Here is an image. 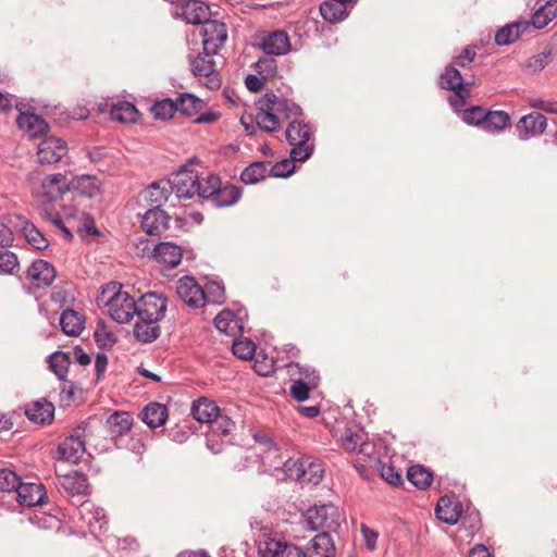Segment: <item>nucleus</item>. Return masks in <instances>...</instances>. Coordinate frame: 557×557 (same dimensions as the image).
<instances>
[{"label": "nucleus", "mask_w": 557, "mask_h": 557, "mask_svg": "<svg viewBox=\"0 0 557 557\" xmlns=\"http://www.w3.org/2000/svg\"><path fill=\"white\" fill-rule=\"evenodd\" d=\"M319 9L323 20L332 24L342 22L348 16L346 4L336 0H325Z\"/></svg>", "instance_id": "obj_38"}, {"label": "nucleus", "mask_w": 557, "mask_h": 557, "mask_svg": "<svg viewBox=\"0 0 557 557\" xmlns=\"http://www.w3.org/2000/svg\"><path fill=\"white\" fill-rule=\"evenodd\" d=\"M267 101L270 102L272 108L270 110L276 111L278 117L283 119H295L302 115L301 108L295 103L293 100L278 97L274 92H267L265 94Z\"/></svg>", "instance_id": "obj_26"}, {"label": "nucleus", "mask_w": 557, "mask_h": 557, "mask_svg": "<svg viewBox=\"0 0 557 557\" xmlns=\"http://www.w3.org/2000/svg\"><path fill=\"white\" fill-rule=\"evenodd\" d=\"M335 552V546L331 534L323 531L317 534L308 547L307 557H331Z\"/></svg>", "instance_id": "obj_31"}, {"label": "nucleus", "mask_w": 557, "mask_h": 557, "mask_svg": "<svg viewBox=\"0 0 557 557\" xmlns=\"http://www.w3.org/2000/svg\"><path fill=\"white\" fill-rule=\"evenodd\" d=\"M40 214L44 219L51 222L59 230H62L65 226L64 221L62 220V218L55 207L49 208V207L45 206L41 208Z\"/></svg>", "instance_id": "obj_63"}, {"label": "nucleus", "mask_w": 557, "mask_h": 557, "mask_svg": "<svg viewBox=\"0 0 557 557\" xmlns=\"http://www.w3.org/2000/svg\"><path fill=\"white\" fill-rule=\"evenodd\" d=\"M312 128L308 123L302 121H292L285 129V137L287 143L293 146L289 156L294 161L308 160L314 149L313 143H310L312 137Z\"/></svg>", "instance_id": "obj_4"}, {"label": "nucleus", "mask_w": 557, "mask_h": 557, "mask_svg": "<svg viewBox=\"0 0 557 557\" xmlns=\"http://www.w3.org/2000/svg\"><path fill=\"white\" fill-rule=\"evenodd\" d=\"M436 517L447 523L455 524L460 518L461 511L458 509V505L454 504L449 498L442 497L435 508Z\"/></svg>", "instance_id": "obj_42"}, {"label": "nucleus", "mask_w": 557, "mask_h": 557, "mask_svg": "<svg viewBox=\"0 0 557 557\" xmlns=\"http://www.w3.org/2000/svg\"><path fill=\"white\" fill-rule=\"evenodd\" d=\"M255 71L261 78L269 79L273 78L277 74V63L273 55L261 57L255 63Z\"/></svg>", "instance_id": "obj_52"}, {"label": "nucleus", "mask_w": 557, "mask_h": 557, "mask_svg": "<svg viewBox=\"0 0 557 557\" xmlns=\"http://www.w3.org/2000/svg\"><path fill=\"white\" fill-rule=\"evenodd\" d=\"M243 196L240 186L223 183L220 176L209 174L205 178L201 199L210 202L214 208H225L237 203Z\"/></svg>", "instance_id": "obj_3"}, {"label": "nucleus", "mask_w": 557, "mask_h": 557, "mask_svg": "<svg viewBox=\"0 0 557 557\" xmlns=\"http://www.w3.org/2000/svg\"><path fill=\"white\" fill-rule=\"evenodd\" d=\"M53 265L42 259L35 260L27 269V278L37 288L48 287L55 278Z\"/></svg>", "instance_id": "obj_16"}, {"label": "nucleus", "mask_w": 557, "mask_h": 557, "mask_svg": "<svg viewBox=\"0 0 557 557\" xmlns=\"http://www.w3.org/2000/svg\"><path fill=\"white\" fill-rule=\"evenodd\" d=\"M85 325V317L76 310L65 309L60 317V326L67 336H78Z\"/></svg>", "instance_id": "obj_33"}, {"label": "nucleus", "mask_w": 557, "mask_h": 557, "mask_svg": "<svg viewBox=\"0 0 557 557\" xmlns=\"http://www.w3.org/2000/svg\"><path fill=\"white\" fill-rule=\"evenodd\" d=\"M57 486L67 496H85L88 494L87 476L78 471H72L59 476Z\"/></svg>", "instance_id": "obj_17"}, {"label": "nucleus", "mask_w": 557, "mask_h": 557, "mask_svg": "<svg viewBox=\"0 0 557 557\" xmlns=\"http://www.w3.org/2000/svg\"><path fill=\"white\" fill-rule=\"evenodd\" d=\"M21 482V478L14 471L9 469H0L1 492H16Z\"/></svg>", "instance_id": "obj_59"}, {"label": "nucleus", "mask_w": 557, "mask_h": 557, "mask_svg": "<svg viewBox=\"0 0 557 557\" xmlns=\"http://www.w3.org/2000/svg\"><path fill=\"white\" fill-rule=\"evenodd\" d=\"M233 354L243 360H249L256 352V345L251 339H234L232 345Z\"/></svg>", "instance_id": "obj_56"}, {"label": "nucleus", "mask_w": 557, "mask_h": 557, "mask_svg": "<svg viewBox=\"0 0 557 557\" xmlns=\"http://www.w3.org/2000/svg\"><path fill=\"white\" fill-rule=\"evenodd\" d=\"M482 129L487 133H500L511 125L510 115L503 110H487Z\"/></svg>", "instance_id": "obj_36"}, {"label": "nucleus", "mask_w": 557, "mask_h": 557, "mask_svg": "<svg viewBox=\"0 0 557 557\" xmlns=\"http://www.w3.org/2000/svg\"><path fill=\"white\" fill-rule=\"evenodd\" d=\"M88 425L82 423L75 428L70 436L58 445V455L61 460L77 463L86 451V436Z\"/></svg>", "instance_id": "obj_8"}, {"label": "nucleus", "mask_w": 557, "mask_h": 557, "mask_svg": "<svg viewBox=\"0 0 557 557\" xmlns=\"http://www.w3.org/2000/svg\"><path fill=\"white\" fill-rule=\"evenodd\" d=\"M175 15L188 24L198 25L210 17V8L200 0H186L177 5Z\"/></svg>", "instance_id": "obj_14"}, {"label": "nucleus", "mask_w": 557, "mask_h": 557, "mask_svg": "<svg viewBox=\"0 0 557 557\" xmlns=\"http://www.w3.org/2000/svg\"><path fill=\"white\" fill-rule=\"evenodd\" d=\"M267 164L264 161H253L240 173V181L247 185H255L265 178Z\"/></svg>", "instance_id": "obj_46"}, {"label": "nucleus", "mask_w": 557, "mask_h": 557, "mask_svg": "<svg viewBox=\"0 0 557 557\" xmlns=\"http://www.w3.org/2000/svg\"><path fill=\"white\" fill-rule=\"evenodd\" d=\"M54 405L42 398L27 404L24 413L34 423L50 424L54 418Z\"/></svg>", "instance_id": "obj_21"}, {"label": "nucleus", "mask_w": 557, "mask_h": 557, "mask_svg": "<svg viewBox=\"0 0 557 557\" xmlns=\"http://www.w3.org/2000/svg\"><path fill=\"white\" fill-rule=\"evenodd\" d=\"M294 160L282 159L275 162L270 169V175L273 177H288L295 171Z\"/></svg>", "instance_id": "obj_60"}, {"label": "nucleus", "mask_w": 557, "mask_h": 557, "mask_svg": "<svg viewBox=\"0 0 557 557\" xmlns=\"http://www.w3.org/2000/svg\"><path fill=\"white\" fill-rule=\"evenodd\" d=\"M79 520L85 523L91 533L102 532L107 529L108 520L103 508L94 502L84 500L77 507Z\"/></svg>", "instance_id": "obj_11"}, {"label": "nucleus", "mask_w": 557, "mask_h": 557, "mask_svg": "<svg viewBox=\"0 0 557 557\" xmlns=\"http://www.w3.org/2000/svg\"><path fill=\"white\" fill-rule=\"evenodd\" d=\"M220 411L216 403L206 397H199L194 400L190 407L193 418L200 423L207 424H210Z\"/></svg>", "instance_id": "obj_28"}, {"label": "nucleus", "mask_w": 557, "mask_h": 557, "mask_svg": "<svg viewBox=\"0 0 557 557\" xmlns=\"http://www.w3.org/2000/svg\"><path fill=\"white\" fill-rule=\"evenodd\" d=\"M547 126V119L539 113L532 112L523 115L517 123V131L521 140L542 135Z\"/></svg>", "instance_id": "obj_15"}, {"label": "nucleus", "mask_w": 557, "mask_h": 557, "mask_svg": "<svg viewBox=\"0 0 557 557\" xmlns=\"http://www.w3.org/2000/svg\"><path fill=\"white\" fill-rule=\"evenodd\" d=\"M170 216L162 209H149L141 216V227L150 236H161L169 227Z\"/></svg>", "instance_id": "obj_18"}, {"label": "nucleus", "mask_w": 557, "mask_h": 557, "mask_svg": "<svg viewBox=\"0 0 557 557\" xmlns=\"http://www.w3.org/2000/svg\"><path fill=\"white\" fill-rule=\"evenodd\" d=\"M530 28L531 24L527 21L505 25L496 32L494 36L495 42L498 46L510 45Z\"/></svg>", "instance_id": "obj_32"}, {"label": "nucleus", "mask_w": 557, "mask_h": 557, "mask_svg": "<svg viewBox=\"0 0 557 557\" xmlns=\"http://www.w3.org/2000/svg\"><path fill=\"white\" fill-rule=\"evenodd\" d=\"M173 194L169 180H160L151 183L146 189V199L151 209H161V207L169 200Z\"/></svg>", "instance_id": "obj_27"}, {"label": "nucleus", "mask_w": 557, "mask_h": 557, "mask_svg": "<svg viewBox=\"0 0 557 557\" xmlns=\"http://www.w3.org/2000/svg\"><path fill=\"white\" fill-rule=\"evenodd\" d=\"M175 104H176V112H180L181 114L186 115V116L195 115L203 107L202 100L189 92L182 94L175 100Z\"/></svg>", "instance_id": "obj_44"}, {"label": "nucleus", "mask_w": 557, "mask_h": 557, "mask_svg": "<svg viewBox=\"0 0 557 557\" xmlns=\"http://www.w3.org/2000/svg\"><path fill=\"white\" fill-rule=\"evenodd\" d=\"M455 112L468 125L478 126L482 129L485 121L484 114H486L487 110L480 106H473L468 109L460 108V111Z\"/></svg>", "instance_id": "obj_47"}, {"label": "nucleus", "mask_w": 557, "mask_h": 557, "mask_svg": "<svg viewBox=\"0 0 557 557\" xmlns=\"http://www.w3.org/2000/svg\"><path fill=\"white\" fill-rule=\"evenodd\" d=\"M318 383L319 375L314 372H311L307 376V380L302 377L295 379L290 386V395L297 401H305L309 398L310 389L315 388Z\"/></svg>", "instance_id": "obj_37"}, {"label": "nucleus", "mask_w": 557, "mask_h": 557, "mask_svg": "<svg viewBox=\"0 0 557 557\" xmlns=\"http://www.w3.org/2000/svg\"><path fill=\"white\" fill-rule=\"evenodd\" d=\"M276 557H307V554L300 547L284 541Z\"/></svg>", "instance_id": "obj_64"}, {"label": "nucleus", "mask_w": 557, "mask_h": 557, "mask_svg": "<svg viewBox=\"0 0 557 557\" xmlns=\"http://www.w3.org/2000/svg\"><path fill=\"white\" fill-rule=\"evenodd\" d=\"M67 153L66 143L58 137L50 136L42 139L37 149L38 161L41 164L59 162Z\"/></svg>", "instance_id": "obj_13"}, {"label": "nucleus", "mask_w": 557, "mask_h": 557, "mask_svg": "<svg viewBox=\"0 0 557 557\" xmlns=\"http://www.w3.org/2000/svg\"><path fill=\"white\" fill-rule=\"evenodd\" d=\"M206 294V301L220 305L225 300L224 285L218 281H210L206 284L203 289Z\"/></svg>", "instance_id": "obj_58"}, {"label": "nucleus", "mask_w": 557, "mask_h": 557, "mask_svg": "<svg viewBox=\"0 0 557 557\" xmlns=\"http://www.w3.org/2000/svg\"><path fill=\"white\" fill-rule=\"evenodd\" d=\"M23 233L27 242L36 249L42 250L49 246L48 239L33 223L24 221Z\"/></svg>", "instance_id": "obj_48"}, {"label": "nucleus", "mask_w": 557, "mask_h": 557, "mask_svg": "<svg viewBox=\"0 0 557 557\" xmlns=\"http://www.w3.org/2000/svg\"><path fill=\"white\" fill-rule=\"evenodd\" d=\"M70 191L67 178L62 173L48 175L41 183V194L39 198V209L47 206L55 207L65 193Z\"/></svg>", "instance_id": "obj_9"}, {"label": "nucleus", "mask_w": 557, "mask_h": 557, "mask_svg": "<svg viewBox=\"0 0 557 557\" xmlns=\"http://www.w3.org/2000/svg\"><path fill=\"white\" fill-rule=\"evenodd\" d=\"M259 46L268 55H283L290 51L289 38L285 30L268 33Z\"/></svg>", "instance_id": "obj_19"}, {"label": "nucleus", "mask_w": 557, "mask_h": 557, "mask_svg": "<svg viewBox=\"0 0 557 557\" xmlns=\"http://www.w3.org/2000/svg\"><path fill=\"white\" fill-rule=\"evenodd\" d=\"M408 481L420 490L430 487L433 481V474L423 466L414 465L409 467L407 471Z\"/></svg>", "instance_id": "obj_45"}, {"label": "nucleus", "mask_w": 557, "mask_h": 557, "mask_svg": "<svg viewBox=\"0 0 557 557\" xmlns=\"http://www.w3.org/2000/svg\"><path fill=\"white\" fill-rule=\"evenodd\" d=\"M16 123L23 134L30 139L44 135L49 128L48 123L41 116L32 112H21Z\"/></svg>", "instance_id": "obj_22"}, {"label": "nucleus", "mask_w": 557, "mask_h": 557, "mask_svg": "<svg viewBox=\"0 0 557 557\" xmlns=\"http://www.w3.org/2000/svg\"><path fill=\"white\" fill-rule=\"evenodd\" d=\"M304 480L301 483L318 485L324 478V465L322 461L304 456Z\"/></svg>", "instance_id": "obj_39"}, {"label": "nucleus", "mask_w": 557, "mask_h": 557, "mask_svg": "<svg viewBox=\"0 0 557 557\" xmlns=\"http://www.w3.org/2000/svg\"><path fill=\"white\" fill-rule=\"evenodd\" d=\"M379 470L381 478L392 485H399L401 483V475L396 468L391 463L379 462Z\"/></svg>", "instance_id": "obj_61"}, {"label": "nucleus", "mask_w": 557, "mask_h": 557, "mask_svg": "<svg viewBox=\"0 0 557 557\" xmlns=\"http://www.w3.org/2000/svg\"><path fill=\"white\" fill-rule=\"evenodd\" d=\"M440 86L445 90H451L448 102L454 111H460L466 106L467 99L470 97V87L465 83L460 71L449 64L445 67L440 77Z\"/></svg>", "instance_id": "obj_6"}, {"label": "nucleus", "mask_w": 557, "mask_h": 557, "mask_svg": "<svg viewBox=\"0 0 557 557\" xmlns=\"http://www.w3.org/2000/svg\"><path fill=\"white\" fill-rule=\"evenodd\" d=\"M284 541L271 531H263L255 540L259 557H276Z\"/></svg>", "instance_id": "obj_30"}, {"label": "nucleus", "mask_w": 557, "mask_h": 557, "mask_svg": "<svg viewBox=\"0 0 557 557\" xmlns=\"http://www.w3.org/2000/svg\"><path fill=\"white\" fill-rule=\"evenodd\" d=\"M153 257L158 263L164 264L170 269H174L182 261L183 250L178 245L170 242H162L154 246Z\"/></svg>", "instance_id": "obj_24"}, {"label": "nucleus", "mask_w": 557, "mask_h": 557, "mask_svg": "<svg viewBox=\"0 0 557 557\" xmlns=\"http://www.w3.org/2000/svg\"><path fill=\"white\" fill-rule=\"evenodd\" d=\"M210 432L212 435L226 436L232 433L235 428L234 421L221 411L209 424Z\"/></svg>", "instance_id": "obj_51"}, {"label": "nucleus", "mask_w": 557, "mask_h": 557, "mask_svg": "<svg viewBox=\"0 0 557 557\" xmlns=\"http://www.w3.org/2000/svg\"><path fill=\"white\" fill-rule=\"evenodd\" d=\"M341 513L333 504H323L312 506L304 513V521L308 529L312 531L326 530L336 531L339 527Z\"/></svg>", "instance_id": "obj_7"}, {"label": "nucleus", "mask_w": 557, "mask_h": 557, "mask_svg": "<svg viewBox=\"0 0 557 557\" xmlns=\"http://www.w3.org/2000/svg\"><path fill=\"white\" fill-rule=\"evenodd\" d=\"M550 54V50H547L529 58L527 67L534 73L542 71L548 64Z\"/></svg>", "instance_id": "obj_62"}, {"label": "nucleus", "mask_w": 557, "mask_h": 557, "mask_svg": "<svg viewBox=\"0 0 557 557\" xmlns=\"http://www.w3.org/2000/svg\"><path fill=\"white\" fill-rule=\"evenodd\" d=\"M16 497L20 504L29 507L42 505L47 500L45 486L40 483H20L16 490Z\"/></svg>", "instance_id": "obj_23"}, {"label": "nucleus", "mask_w": 557, "mask_h": 557, "mask_svg": "<svg viewBox=\"0 0 557 557\" xmlns=\"http://www.w3.org/2000/svg\"><path fill=\"white\" fill-rule=\"evenodd\" d=\"M140 418L150 429L159 428L168 419V408L160 403H150L141 410Z\"/></svg>", "instance_id": "obj_34"}, {"label": "nucleus", "mask_w": 557, "mask_h": 557, "mask_svg": "<svg viewBox=\"0 0 557 557\" xmlns=\"http://www.w3.org/2000/svg\"><path fill=\"white\" fill-rule=\"evenodd\" d=\"M168 298L156 292H148L137 299V322L134 325V337L144 344L157 341L161 334L160 321L165 317Z\"/></svg>", "instance_id": "obj_1"}, {"label": "nucleus", "mask_w": 557, "mask_h": 557, "mask_svg": "<svg viewBox=\"0 0 557 557\" xmlns=\"http://www.w3.org/2000/svg\"><path fill=\"white\" fill-rule=\"evenodd\" d=\"M272 106L267 101L265 95L258 102V112L256 123L258 127L264 132L272 133L280 128V117L274 110H270Z\"/></svg>", "instance_id": "obj_25"}, {"label": "nucleus", "mask_w": 557, "mask_h": 557, "mask_svg": "<svg viewBox=\"0 0 557 557\" xmlns=\"http://www.w3.org/2000/svg\"><path fill=\"white\" fill-rule=\"evenodd\" d=\"M151 112L158 120L164 121L171 119L176 112L175 101L171 100L170 98L157 101L151 107Z\"/></svg>", "instance_id": "obj_55"}, {"label": "nucleus", "mask_w": 557, "mask_h": 557, "mask_svg": "<svg viewBox=\"0 0 557 557\" xmlns=\"http://www.w3.org/2000/svg\"><path fill=\"white\" fill-rule=\"evenodd\" d=\"M209 51H205L202 53H198L197 55L189 54L188 62L190 66V71L193 75L197 78L209 77L215 72V62Z\"/></svg>", "instance_id": "obj_29"}, {"label": "nucleus", "mask_w": 557, "mask_h": 557, "mask_svg": "<svg viewBox=\"0 0 557 557\" xmlns=\"http://www.w3.org/2000/svg\"><path fill=\"white\" fill-rule=\"evenodd\" d=\"M102 298L110 317L117 323H128L135 317L137 300L123 292L121 284H108L102 290Z\"/></svg>", "instance_id": "obj_2"}, {"label": "nucleus", "mask_w": 557, "mask_h": 557, "mask_svg": "<svg viewBox=\"0 0 557 557\" xmlns=\"http://www.w3.org/2000/svg\"><path fill=\"white\" fill-rule=\"evenodd\" d=\"M177 295L190 308H201L206 302L203 288L191 276H184L177 282Z\"/></svg>", "instance_id": "obj_12"}, {"label": "nucleus", "mask_w": 557, "mask_h": 557, "mask_svg": "<svg viewBox=\"0 0 557 557\" xmlns=\"http://www.w3.org/2000/svg\"><path fill=\"white\" fill-rule=\"evenodd\" d=\"M169 181L177 199H191L196 195L201 198L205 178H199L197 171L194 169V160L183 164Z\"/></svg>", "instance_id": "obj_5"}, {"label": "nucleus", "mask_w": 557, "mask_h": 557, "mask_svg": "<svg viewBox=\"0 0 557 557\" xmlns=\"http://www.w3.org/2000/svg\"><path fill=\"white\" fill-rule=\"evenodd\" d=\"M342 446L347 451L362 454L366 451L369 444L363 442L360 434L347 429L342 435Z\"/></svg>", "instance_id": "obj_49"}, {"label": "nucleus", "mask_w": 557, "mask_h": 557, "mask_svg": "<svg viewBox=\"0 0 557 557\" xmlns=\"http://www.w3.org/2000/svg\"><path fill=\"white\" fill-rule=\"evenodd\" d=\"M283 472L286 478L301 483L304 480V456L299 458H289L283 463Z\"/></svg>", "instance_id": "obj_53"}, {"label": "nucleus", "mask_w": 557, "mask_h": 557, "mask_svg": "<svg viewBox=\"0 0 557 557\" xmlns=\"http://www.w3.org/2000/svg\"><path fill=\"white\" fill-rule=\"evenodd\" d=\"M557 16V0H547L532 15L531 26L542 29Z\"/></svg>", "instance_id": "obj_40"}, {"label": "nucleus", "mask_w": 557, "mask_h": 557, "mask_svg": "<svg viewBox=\"0 0 557 557\" xmlns=\"http://www.w3.org/2000/svg\"><path fill=\"white\" fill-rule=\"evenodd\" d=\"M20 268L17 256L10 250H0V274L12 275Z\"/></svg>", "instance_id": "obj_57"}, {"label": "nucleus", "mask_w": 557, "mask_h": 557, "mask_svg": "<svg viewBox=\"0 0 557 557\" xmlns=\"http://www.w3.org/2000/svg\"><path fill=\"white\" fill-rule=\"evenodd\" d=\"M70 191L86 198H94L102 193V182L95 175L83 174L73 177L70 182Z\"/></svg>", "instance_id": "obj_20"}, {"label": "nucleus", "mask_w": 557, "mask_h": 557, "mask_svg": "<svg viewBox=\"0 0 557 557\" xmlns=\"http://www.w3.org/2000/svg\"><path fill=\"white\" fill-rule=\"evenodd\" d=\"M70 358L66 352L55 351L49 357V367L59 380H65L69 371Z\"/></svg>", "instance_id": "obj_50"}, {"label": "nucleus", "mask_w": 557, "mask_h": 557, "mask_svg": "<svg viewBox=\"0 0 557 557\" xmlns=\"http://www.w3.org/2000/svg\"><path fill=\"white\" fill-rule=\"evenodd\" d=\"M94 338L100 348H112L116 343L115 335L107 327L102 320H99L97 323Z\"/></svg>", "instance_id": "obj_54"}, {"label": "nucleus", "mask_w": 557, "mask_h": 557, "mask_svg": "<svg viewBox=\"0 0 557 557\" xmlns=\"http://www.w3.org/2000/svg\"><path fill=\"white\" fill-rule=\"evenodd\" d=\"M214 325L220 332L227 335H235L236 331L243 329L242 321L230 309L222 310L214 318Z\"/></svg>", "instance_id": "obj_41"}, {"label": "nucleus", "mask_w": 557, "mask_h": 557, "mask_svg": "<svg viewBox=\"0 0 557 557\" xmlns=\"http://www.w3.org/2000/svg\"><path fill=\"white\" fill-rule=\"evenodd\" d=\"M201 24L200 36L202 38V49L211 52V54H216L227 39L226 25L220 21L210 20L209 17Z\"/></svg>", "instance_id": "obj_10"}, {"label": "nucleus", "mask_w": 557, "mask_h": 557, "mask_svg": "<svg viewBox=\"0 0 557 557\" xmlns=\"http://www.w3.org/2000/svg\"><path fill=\"white\" fill-rule=\"evenodd\" d=\"M139 112L137 108L128 101H120L113 104L110 110V116L114 121L122 123H132L137 120Z\"/></svg>", "instance_id": "obj_43"}, {"label": "nucleus", "mask_w": 557, "mask_h": 557, "mask_svg": "<svg viewBox=\"0 0 557 557\" xmlns=\"http://www.w3.org/2000/svg\"><path fill=\"white\" fill-rule=\"evenodd\" d=\"M134 419L129 412L114 411L107 419L110 434L117 438L128 433L133 426Z\"/></svg>", "instance_id": "obj_35"}]
</instances>
